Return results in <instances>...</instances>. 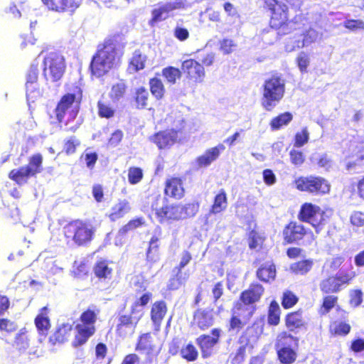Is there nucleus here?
<instances>
[{
    "label": "nucleus",
    "instance_id": "50",
    "mask_svg": "<svg viewBox=\"0 0 364 364\" xmlns=\"http://www.w3.org/2000/svg\"><path fill=\"white\" fill-rule=\"evenodd\" d=\"M245 326L238 313L235 311V308L231 310V315L228 319L227 324V330L228 332H240Z\"/></svg>",
    "mask_w": 364,
    "mask_h": 364
},
{
    "label": "nucleus",
    "instance_id": "16",
    "mask_svg": "<svg viewBox=\"0 0 364 364\" xmlns=\"http://www.w3.org/2000/svg\"><path fill=\"white\" fill-rule=\"evenodd\" d=\"M181 70L188 81L193 84L203 82L205 75L203 65L193 58H188L182 62Z\"/></svg>",
    "mask_w": 364,
    "mask_h": 364
},
{
    "label": "nucleus",
    "instance_id": "7",
    "mask_svg": "<svg viewBox=\"0 0 364 364\" xmlns=\"http://www.w3.org/2000/svg\"><path fill=\"white\" fill-rule=\"evenodd\" d=\"M331 214V210H323L318 205L306 202L301 205L297 218L299 221L310 224L319 234L330 222Z\"/></svg>",
    "mask_w": 364,
    "mask_h": 364
},
{
    "label": "nucleus",
    "instance_id": "14",
    "mask_svg": "<svg viewBox=\"0 0 364 364\" xmlns=\"http://www.w3.org/2000/svg\"><path fill=\"white\" fill-rule=\"evenodd\" d=\"M141 318L139 315L134 314L131 311L129 314H119L115 326L116 335L120 338L132 336Z\"/></svg>",
    "mask_w": 364,
    "mask_h": 364
},
{
    "label": "nucleus",
    "instance_id": "43",
    "mask_svg": "<svg viewBox=\"0 0 364 364\" xmlns=\"http://www.w3.org/2000/svg\"><path fill=\"white\" fill-rule=\"evenodd\" d=\"M43 156L40 153H36L28 158V162L26 167L32 177L36 176L43 171Z\"/></svg>",
    "mask_w": 364,
    "mask_h": 364
},
{
    "label": "nucleus",
    "instance_id": "55",
    "mask_svg": "<svg viewBox=\"0 0 364 364\" xmlns=\"http://www.w3.org/2000/svg\"><path fill=\"white\" fill-rule=\"evenodd\" d=\"M299 296L291 290L286 289L281 297V304L284 309L293 308L299 302Z\"/></svg>",
    "mask_w": 364,
    "mask_h": 364
},
{
    "label": "nucleus",
    "instance_id": "42",
    "mask_svg": "<svg viewBox=\"0 0 364 364\" xmlns=\"http://www.w3.org/2000/svg\"><path fill=\"white\" fill-rule=\"evenodd\" d=\"M177 8V4L167 3L158 9H153L151 11L152 16L149 21V24L151 26H154L157 22L161 21L164 19V18L162 17V14L164 13H168L176 9Z\"/></svg>",
    "mask_w": 364,
    "mask_h": 364
},
{
    "label": "nucleus",
    "instance_id": "35",
    "mask_svg": "<svg viewBox=\"0 0 364 364\" xmlns=\"http://www.w3.org/2000/svg\"><path fill=\"white\" fill-rule=\"evenodd\" d=\"M48 308L44 306L41 309L40 313L34 319V323L40 334L46 335L50 328L51 323L49 318L47 316Z\"/></svg>",
    "mask_w": 364,
    "mask_h": 364
},
{
    "label": "nucleus",
    "instance_id": "21",
    "mask_svg": "<svg viewBox=\"0 0 364 364\" xmlns=\"http://www.w3.org/2000/svg\"><path fill=\"white\" fill-rule=\"evenodd\" d=\"M155 215L160 224L171 223L181 220L177 203L165 204L155 209Z\"/></svg>",
    "mask_w": 364,
    "mask_h": 364
},
{
    "label": "nucleus",
    "instance_id": "47",
    "mask_svg": "<svg viewBox=\"0 0 364 364\" xmlns=\"http://www.w3.org/2000/svg\"><path fill=\"white\" fill-rule=\"evenodd\" d=\"M149 90L151 95L157 100H161L164 98L166 89L161 79L158 77H151L149 80Z\"/></svg>",
    "mask_w": 364,
    "mask_h": 364
},
{
    "label": "nucleus",
    "instance_id": "56",
    "mask_svg": "<svg viewBox=\"0 0 364 364\" xmlns=\"http://www.w3.org/2000/svg\"><path fill=\"white\" fill-rule=\"evenodd\" d=\"M161 73L167 82L173 85L178 79L181 78L183 73L181 69L173 66H168L162 69Z\"/></svg>",
    "mask_w": 364,
    "mask_h": 364
},
{
    "label": "nucleus",
    "instance_id": "2",
    "mask_svg": "<svg viewBox=\"0 0 364 364\" xmlns=\"http://www.w3.org/2000/svg\"><path fill=\"white\" fill-rule=\"evenodd\" d=\"M82 100V90L76 87L74 92H68L63 95L58 102L54 112L58 123L64 122L67 132H75L80 127L79 124L68 127L69 123L77 117L81 102Z\"/></svg>",
    "mask_w": 364,
    "mask_h": 364
},
{
    "label": "nucleus",
    "instance_id": "30",
    "mask_svg": "<svg viewBox=\"0 0 364 364\" xmlns=\"http://www.w3.org/2000/svg\"><path fill=\"white\" fill-rule=\"evenodd\" d=\"M132 205L127 199H119L117 202L112 207L111 211L108 215V218L111 222L124 218L125 215L131 212Z\"/></svg>",
    "mask_w": 364,
    "mask_h": 364
},
{
    "label": "nucleus",
    "instance_id": "33",
    "mask_svg": "<svg viewBox=\"0 0 364 364\" xmlns=\"http://www.w3.org/2000/svg\"><path fill=\"white\" fill-rule=\"evenodd\" d=\"M150 95L145 87H139L135 89L132 96V102L136 109L148 108Z\"/></svg>",
    "mask_w": 364,
    "mask_h": 364
},
{
    "label": "nucleus",
    "instance_id": "48",
    "mask_svg": "<svg viewBox=\"0 0 364 364\" xmlns=\"http://www.w3.org/2000/svg\"><path fill=\"white\" fill-rule=\"evenodd\" d=\"M279 361L283 364H291L296 359V351L290 347H277Z\"/></svg>",
    "mask_w": 364,
    "mask_h": 364
},
{
    "label": "nucleus",
    "instance_id": "9",
    "mask_svg": "<svg viewBox=\"0 0 364 364\" xmlns=\"http://www.w3.org/2000/svg\"><path fill=\"white\" fill-rule=\"evenodd\" d=\"M296 188L301 192H306L314 196L328 193L331 186L328 181L318 176H301L294 181Z\"/></svg>",
    "mask_w": 364,
    "mask_h": 364
},
{
    "label": "nucleus",
    "instance_id": "53",
    "mask_svg": "<svg viewBox=\"0 0 364 364\" xmlns=\"http://www.w3.org/2000/svg\"><path fill=\"white\" fill-rule=\"evenodd\" d=\"M265 240V237L262 233L253 229L247 234L248 247L250 250L261 248Z\"/></svg>",
    "mask_w": 364,
    "mask_h": 364
},
{
    "label": "nucleus",
    "instance_id": "61",
    "mask_svg": "<svg viewBox=\"0 0 364 364\" xmlns=\"http://www.w3.org/2000/svg\"><path fill=\"white\" fill-rule=\"evenodd\" d=\"M296 63L301 73H306L310 64L309 55L304 52L299 53L296 58Z\"/></svg>",
    "mask_w": 364,
    "mask_h": 364
},
{
    "label": "nucleus",
    "instance_id": "36",
    "mask_svg": "<svg viewBox=\"0 0 364 364\" xmlns=\"http://www.w3.org/2000/svg\"><path fill=\"white\" fill-rule=\"evenodd\" d=\"M293 114L290 112H284L272 117L269 122V127L272 131L280 130L288 126L293 120Z\"/></svg>",
    "mask_w": 364,
    "mask_h": 364
},
{
    "label": "nucleus",
    "instance_id": "27",
    "mask_svg": "<svg viewBox=\"0 0 364 364\" xmlns=\"http://www.w3.org/2000/svg\"><path fill=\"white\" fill-rule=\"evenodd\" d=\"M112 263L106 259H97L92 267V272L95 277L101 282H105L112 279L113 268L109 266Z\"/></svg>",
    "mask_w": 364,
    "mask_h": 364
},
{
    "label": "nucleus",
    "instance_id": "1",
    "mask_svg": "<svg viewBox=\"0 0 364 364\" xmlns=\"http://www.w3.org/2000/svg\"><path fill=\"white\" fill-rule=\"evenodd\" d=\"M124 47L119 34L109 36L99 44L89 65L91 77H102L117 68L121 64Z\"/></svg>",
    "mask_w": 364,
    "mask_h": 364
},
{
    "label": "nucleus",
    "instance_id": "20",
    "mask_svg": "<svg viewBox=\"0 0 364 364\" xmlns=\"http://www.w3.org/2000/svg\"><path fill=\"white\" fill-rule=\"evenodd\" d=\"M302 309L288 312L284 318V326L289 331L294 333L306 329L307 323Z\"/></svg>",
    "mask_w": 364,
    "mask_h": 364
},
{
    "label": "nucleus",
    "instance_id": "62",
    "mask_svg": "<svg viewBox=\"0 0 364 364\" xmlns=\"http://www.w3.org/2000/svg\"><path fill=\"white\" fill-rule=\"evenodd\" d=\"M290 161L292 164L299 166L305 161V156L301 151L292 149L289 152Z\"/></svg>",
    "mask_w": 364,
    "mask_h": 364
},
{
    "label": "nucleus",
    "instance_id": "41",
    "mask_svg": "<svg viewBox=\"0 0 364 364\" xmlns=\"http://www.w3.org/2000/svg\"><path fill=\"white\" fill-rule=\"evenodd\" d=\"M313 266V259H304L292 263L289 269L291 273L296 275H306L312 269Z\"/></svg>",
    "mask_w": 364,
    "mask_h": 364
},
{
    "label": "nucleus",
    "instance_id": "52",
    "mask_svg": "<svg viewBox=\"0 0 364 364\" xmlns=\"http://www.w3.org/2000/svg\"><path fill=\"white\" fill-rule=\"evenodd\" d=\"M145 223L146 221L143 217L132 218L118 230V235L119 236H124L129 232L144 226Z\"/></svg>",
    "mask_w": 364,
    "mask_h": 364
},
{
    "label": "nucleus",
    "instance_id": "44",
    "mask_svg": "<svg viewBox=\"0 0 364 364\" xmlns=\"http://www.w3.org/2000/svg\"><path fill=\"white\" fill-rule=\"evenodd\" d=\"M31 177L32 176L26 166L12 169L9 173V178L20 186L26 183Z\"/></svg>",
    "mask_w": 364,
    "mask_h": 364
},
{
    "label": "nucleus",
    "instance_id": "29",
    "mask_svg": "<svg viewBox=\"0 0 364 364\" xmlns=\"http://www.w3.org/2000/svg\"><path fill=\"white\" fill-rule=\"evenodd\" d=\"M318 33L314 28H309L303 33L302 41L296 40L294 42V44L287 43L285 46V50L287 52H292L296 48H302L307 46L317 40Z\"/></svg>",
    "mask_w": 364,
    "mask_h": 364
},
{
    "label": "nucleus",
    "instance_id": "10",
    "mask_svg": "<svg viewBox=\"0 0 364 364\" xmlns=\"http://www.w3.org/2000/svg\"><path fill=\"white\" fill-rule=\"evenodd\" d=\"M355 277V271L340 270L336 274L322 279L319 284L320 290L324 294H336L342 289L343 287L350 284Z\"/></svg>",
    "mask_w": 364,
    "mask_h": 364
},
{
    "label": "nucleus",
    "instance_id": "25",
    "mask_svg": "<svg viewBox=\"0 0 364 364\" xmlns=\"http://www.w3.org/2000/svg\"><path fill=\"white\" fill-rule=\"evenodd\" d=\"M168 312L167 304L164 300L154 301L150 310V318L154 326V330L159 331L163 320Z\"/></svg>",
    "mask_w": 364,
    "mask_h": 364
},
{
    "label": "nucleus",
    "instance_id": "12",
    "mask_svg": "<svg viewBox=\"0 0 364 364\" xmlns=\"http://www.w3.org/2000/svg\"><path fill=\"white\" fill-rule=\"evenodd\" d=\"M135 350L145 355L144 364H156L159 350L151 332L141 333L136 340Z\"/></svg>",
    "mask_w": 364,
    "mask_h": 364
},
{
    "label": "nucleus",
    "instance_id": "49",
    "mask_svg": "<svg viewBox=\"0 0 364 364\" xmlns=\"http://www.w3.org/2000/svg\"><path fill=\"white\" fill-rule=\"evenodd\" d=\"M338 301V296L326 294L323 297L322 302L318 309V314L321 316L328 314L336 306Z\"/></svg>",
    "mask_w": 364,
    "mask_h": 364
},
{
    "label": "nucleus",
    "instance_id": "32",
    "mask_svg": "<svg viewBox=\"0 0 364 364\" xmlns=\"http://www.w3.org/2000/svg\"><path fill=\"white\" fill-rule=\"evenodd\" d=\"M31 336L28 330L23 327L16 335L14 341V347L19 353H25L31 346Z\"/></svg>",
    "mask_w": 364,
    "mask_h": 364
},
{
    "label": "nucleus",
    "instance_id": "15",
    "mask_svg": "<svg viewBox=\"0 0 364 364\" xmlns=\"http://www.w3.org/2000/svg\"><path fill=\"white\" fill-rule=\"evenodd\" d=\"M215 321V312L213 308L200 307L194 311L191 325L201 331H205L214 325Z\"/></svg>",
    "mask_w": 364,
    "mask_h": 364
},
{
    "label": "nucleus",
    "instance_id": "17",
    "mask_svg": "<svg viewBox=\"0 0 364 364\" xmlns=\"http://www.w3.org/2000/svg\"><path fill=\"white\" fill-rule=\"evenodd\" d=\"M134 285L137 287L135 290L136 295L140 294L141 295L132 303L130 311L132 314L139 315L141 318L144 314L143 309L151 301L153 294L147 290V287L143 282H137Z\"/></svg>",
    "mask_w": 364,
    "mask_h": 364
},
{
    "label": "nucleus",
    "instance_id": "11",
    "mask_svg": "<svg viewBox=\"0 0 364 364\" xmlns=\"http://www.w3.org/2000/svg\"><path fill=\"white\" fill-rule=\"evenodd\" d=\"M65 68V59L58 53H50L43 59V75L46 80L58 82L63 77Z\"/></svg>",
    "mask_w": 364,
    "mask_h": 364
},
{
    "label": "nucleus",
    "instance_id": "34",
    "mask_svg": "<svg viewBox=\"0 0 364 364\" xmlns=\"http://www.w3.org/2000/svg\"><path fill=\"white\" fill-rule=\"evenodd\" d=\"M38 64L31 65L26 74V89L28 97L38 90Z\"/></svg>",
    "mask_w": 364,
    "mask_h": 364
},
{
    "label": "nucleus",
    "instance_id": "38",
    "mask_svg": "<svg viewBox=\"0 0 364 364\" xmlns=\"http://www.w3.org/2000/svg\"><path fill=\"white\" fill-rule=\"evenodd\" d=\"M281 309L277 301H270L267 313V323L271 326H277L281 321Z\"/></svg>",
    "mask_w": 364,
    "mask_h": 364
},
{
    "label": "nucleus",
    "instance_id": "63",
    "mask_svg": "<svg viewBox=\"0 0 364 364\" xmlns=\"http://www.w3.org/2000/svg\"><path fill=\"white\" fill-rule=\"evenodd\" d=\"M343 26L353 31L364 30V21L359 19H347L343 22Z\"/></svg>",
    "mask_w": 364,
    "mask_h": 364
},
{
    "label": "nucleus",
    "instance_id": "31",
    "mask_svg": "<svg viewBox=\"0 0 364 364\" xmlns=\"http://www.w3.org/2000/svg\"><path fill=\"white\" fill-rule=\"evenodd\" d=\"M276 274L277 269L273 261L261 264L256 271L257 278L264 283H270L274 281Z\"/></svg>",
    "mask_w": 364,
    "mask_h": 364
},
{
    "label": "nucleus",
    "instance_id": "60",
    "mask_svg": "<svg viewBox=\"0 0 364 364\" xmlns=\"http://www.w3.org/2000/svg\"><path fill=\"white\" fill-rule=\"evenodd\" d=\"M144 177L143 170L139 167L131 166L128 169V181L132 185L139 183Z\"/></svg>",
    "mask_w": 364,
    "mask_h": 364
},
{
    "label": "nucleus",
    "instance_id": "8",
    "mask_svg": "<svg viewBox=\"0 0 364 364\" xmlns=\"http://www.w3.org/2000/svg\"><path fill=\"white\" fill-rule=\"evenodd\" d=\"M283 242L285 245L300 244L311 245L316 240L314 232L295 220L289 221L282 230Z\"/></svg>",
    "mask_w": 364,
    "mask_h": 364
},
{
    "label": "nucleus",
    "instance_id": "19",
    "mask_svg": "<svg viewBox=\"0 0 364 364\" xmlns=\"http://www.w3.org/2000/svg\"><path fill=\"white\" fill-rule=\"evenodd\" d=\"M164 193L166 196L174 200H181L186 195L183 180L180 176H171L164 182Z\"/></svg>",
    "mask_w": 364,
    "mask_h": 364
},
{
    "label": "nucleus",
    "instance_id": "39",
    "mask_svg": "<svg viewBox=\"0 0 364 364\" xmlns=\"http://www.w3.org/2000/svg\"><path fill=\"white\" fill-rule=\"evenodd\" d=\"M351 331L350 324L345 321H334L329 326V333L333 337L346 336Z\"/></svg>",
    "mask_w": 364,
    "mask_h": 364
},
{
    "label": "nucleus",
    "instance_id": "54",
    "mask_svg": "<svg viewBox=\"0 0 364 364\" xmlns=\"http://www.w3.org/2000/svg\"><path fill=\"white\" fill-rule=\"evenodd\" d=\"M180 355L187 362H193L198 359L199 353L196 347L190 342L182 346L180 350Z\"/></svg>",
    "mask_w": 364,
    "mask_h": 364
},
{
    "label": "nucleus",
    "instance_id": "4",
    "mask_svg": "<svg viewBox=\"0 0 364 364\" xmlns=\"http://www.w3.org/2000/svg\"><path fill=\"white\" fill-rule=\"evenodd\" d=\"M95 226L82 219L72 220L63 227L65 240L77 247H87L95 239Z\"/></svg>",
    "mask_w": 364,
    "mask_h": 364
},
{
    "label": "nucleus",
    "instance_id": "58",
    "mask_svg": "<svg viewBox=\"0 0 364 364\" xmlns=\"http://www.w3.org/2000/svg\"><path fill=\"white\" fill-rule=\"evenodd\" d=\"M80 144L81 141L77 136H69L64 140L63 151L68 156L73 155L76 153Z\"/></svg>",
    "mask_w": 364,
    "mask_h": 364
},
{
    "label": "nucleus",
    "instance_id": "3",
    "mask_svg": "<svg viewBox=\"0 0 364 364\" xmlns=\"http://www.w3.org/2000/svg\"><path fill=\"white\" fill-rule=\"evenodd\" d=\"M261 92V106L265 111L272 112L284 97L285 80L280 74H272L264 80Z\"/></svg>",
    "mask_w": 364,
    "mask_h": 364
},
{
    "label": "nucleus",
    "instance_id": "51",
    "mask_svg": "<svg viewBox=\"0 0 364 364\" xmlns=\"http://www.w3.org/2000/svg\"><path fill=\"white\" fill-rule=\"evenodd\" d=\"M287 331L279 333L276 339V347H290L292 343L297 346L299 339Z\"/></svg>",
    "mask_w": 364,
    "mask_h": 364
},
{
    "label": "nucleus",
    "instance_id": "37",
    "mask_svg": "<svg viewBox=\"0 0 364 364\" xmlns=\"http://www.w3.org/2000/svg\"><path fill=\"white\" fill-rule=\"evenodd\" d=\"M228 207V196L224 189H220L215 196L213 202L210 208V214H218L224 211Z\"/></svg>",
    "mask_w": 364,
    "mask_h": 364
},
{
    "label": "nucleus",
    "instance_id": "57",
    "mask_svg": "<svg viewBox=\"0 0 364 364\" xmlns=\"http://www.w3.org/2000/svg\"><path fill=\"white\" fill-rule=\"evenodd\" d=\"M127 90V86L124 81L120 80L112 85L109 92V97L114 101H118L122 98Z\"/></svg>",
    "mask_w": 364,
    "mask_h": 364
},
{
    "label": "nucleus",
    "instance_id": "5",
    "mask_svg": "<svg viewBox=\"0 0 364 364\" xmlns=\"http://www.w3.org/2000/svg\"><path fill=\"white\" fill-rule=\"evenodd\" d=\"M98 313V309L90 307L81 313L78 323L75 326V333L72 341L73 347L77 348L85 345L89 338L95 335Z\"/></svg>",
    "mask_w": 364,
    "mask_h": 364
},
{
    "label": "nucleus",
    "instance_id": "26",
    "mask_svg": "<svg viewBox=\"0 0 364 364\" xmlns=\"http://www.w3.org/2000/svg\"><path fill=\"white\" fill-rule=\"evenodd\" d=\"M48 9L73 14L80 6V0H42Z\"/></svg>",
    "mask_w": 364,
    "mask_h": 364
},
{
    "label": "nucleus",
    "instance_id": "13",
    "mask_svg": "<svg viewBox=\"0 0 364 364\" xmlns=\"http://www.w3.org/2000/svg\"><path fill=\"white\" fill-rule=\"evenodd\" d=\"M220 336L221 329L213 328L210 330V334L203 333L196 338V343L203 359H207L213 355L214 348L220 343Z\"/></svg>",
    "mask_w": 364,
    "mask_h": 364
},
{
    "label": "nucleus",
    "instance_id": "40",
    "mask_svg": "<svg viewBox=\"0 0 364 364\" xmlns=\"http://www.w3.org/2000/svg\"><path fill=\"white\" fill-rule=\"evenodd\" d=\"M97 115L100 118L109 119L116 115L117 110L111 103L103 97L97 103Z\"/></svg>",
    "mask_w": 364,
    "mask_h": 364
},
{
    "label": "nucleus",
    "instance_id": "18",
    "mask_svg": "<svg viewBox=\"0 0 364 364\" xmlns=\"http://www.w3.org/2000/svg\"><path fill=\"white\" fill-rule=\"evenodd\" d=\"M265 326L264 316L257 318L245 330L239 338V343L250 344L252 342L259 339L263 333Z\"/></svg>",
    "mask_w": 364,
    "mask_h": 364
},
{
    "label": "nucleus",
    "instance_id": "28",
    "mask_svg": "<svg viewBox=\"0 0 364 364\" xmlns=\"http://www.w3.org/2000/svg\"><path fill=\"white\" fill-rule=\"evenodd\" d=\"M223 144H220L214 147L207 149L203 154L196 159V163L198 167H207L215 161L220 155V153L225 150Z\"/></svg>",
    "mask_w": 364,
    "mask_h": 364
},
{
    "label": "nucleus",
    "instance_id": "59",
    "mask_svg": "<svg viewBox=\"0 0 364 364\" xmlns=\"http://www.w3.org/2000/svg\"><path fill=\"white\" fill-rule=\"evenodd\" d=\"M159 237L156 235H152L149 242V246L146 252V258L148 262H154L156 259L155 252L159 248Z\"/></svg>",
    "mask_w": 364,
    "mask_h": 364
},
{
    "label": "nucleus",
    "instance_id": "6",
    "mask_svg": "<svg viewBox=\"0 0 364 364\" xmlns=\"http://www.w3.org/2000/svg\"><path fill=\"white\" fill-rule=\"evenodd\" d=\"M264 7L270 12L269 25L270 28L279 31V33L286 35L291 31L289 8L278 0H263Z\"/></svg>",
    "mask_w": 364,
    "mask_h": 364
},
{
    "label": "nucleus",
    "instance_id": "45",
    "mask_svg": "<svg viewBox=\"0 0 364 364\" xmlns=\"http://www.w3.org/2000/svg\"><path fill=\"white\" fill-rule=\"evenodd\" d=\"M181 220L186 218L194 217L199 211L200 203L198 201L188 202L185 204L178 203Z\"/></svg>",
    "mask_w": 364,
    "mask_h": 364
},
{
    "label": "nucleus",
    "instance_id": "24",
    "mask_svg": "<svg viewBox=\"0 0 364 364\" xmlns=\"http://www.w3.org/2000/svg\"><path fill=\"white\" fill-rule=\"evenodd\" d=\"M73 326L68 323H63L58 326L48 338V343L55 346L68 342L71 337Z\"/></svg>",
    "mask_w": 364,
    "mask_h": 364
},
{
    "label": "nucleus",
    "instance_id": "23",
    "mask_svg": "<svg viewBox=\"0 0 364 364\" xmlns=\"http://www.w3.org/2000/svg\"><path fill=\"white\" fill-rule=\"evenodd\" d=\"M178 132L173 129H166L154 134L150 139L159 149L169 148L177 141Z\"/></svg>",
    "mask_w": 364,
    "mask_h": 364
},
{
    "label": "nucleus",
    "instance_id": "46",
    "mask_svg": "<svg viewBox=\"0 0 364 364\" xmlns=\"http://www.w3.org/2000/svg\"><path fill=\"white\" fill-rule=\"evenodd\" d=\"M146 61V55H142L139 50H136L129 62L128 69L132 73H136L145 68Z\"/></svg>",
    "mask_w": 364,
    "mask_h": 364
},
{
    "label": "nucleus",
    "instance_id": "64",
    "mask_svg": "<svg viewBox=\"0 0 364 364\" xmlns=\"http://www.w3.org/2000/svg\"><path fill=\"white\" fill-rule=\"evenodd\" d=\"M17 324L8 318H0V331L11 333L16 331Z\"/></svg>",
    "mask_w": 364,
    "mask_h": 364
},
{
    "label": "nucleus",
    "instance_id": "22",
    "mask_svg": "<svg viewBox=\"0 0 364 364\" xmlns=\"http://www.w3.org/2000/svg\"><path fill=\"white\" fill-rule=\"evenodd\" d=\"M264 294V287L258 282H252L242 291L239 299L244 305H253L259 302Z\"/></svg>",
    "mask_w": 364,
    "mask_h": 364
}]
</instances>
